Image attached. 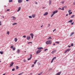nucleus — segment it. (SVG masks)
<instances>
[{"instance_id":"nucleus-1","label":"nucleus","mask_w":75,"mask_h":75,"mask_svg":"<svg viewBox=\"0 0 75 75\" xmlns=\"http://www.w3.org/2000/svg\"><path fill=\"white\" fill-rule=\"evenodd\" d=\"M52 42H51V40H49V41H47L46 42V44H51Z\"/></svg>"},{"instance_id":"nucleus-2","label":"nucleus","mask_w":75,"mask_h":75,"mask_svg":"<svg viewBox=\"0 0 75 75\" xmlns=\"http://www.w3.org/2000/svg\"><path fill=\"white\" fill-rule=\"evenodd\" d=\"M71 50V49H67L65 51V52H64V53H66V52H68V51H69Z\"/></svg>"},{"instance_id":"nucleus-3","label":"nucleus","mask_w":75,"mask_h":75,"mask_svg":"<svg viewBox=\"0 0 75 75\" xmlns=\"http://www.w3.org/2000/svg\"><path fill=\"white\" fill-rule=\"evenodd\" d=\"M41 50H38L36 52L37 53L36 54H39L40 53V52H41Z\"/></svg>"},{"instance_id":"nucleus-4","label":"nucleus","mask_w":75,"mask_h":75,"mask_svg":"<svg viewBox=\"0 0 75 75\" xmlns=\"http://www.w3.org/2000/svg\"><path fill=\"white\" fill-rule=\"evenodd\" d=\"M10 67H13V65H14V62H12L11 64H10Z\"/></svg>"},{"instance_id":"nucleus-5","label":"nucleus","mask_w":75,"mask_h":75,"mask_svg":"<svg viewBox=\"0 0 75 75\" xmlns=\"http://www.w3.org/2000/svg\"><path fill=\"white\" fill-rule=\"evenodd\" d=\"M30 58L28 59V61L30 60V59H31V58H32V54H30Z\"/></svg>"},{"instance_id":"nucleus-6","label":"nucleus","mask_w":75,"mask_h":75,"mask_svg":"<svg viewBox=\"0 0 75 75\" xmlns=\"http://www.w3.org/2000/svg\"><path fill=\"white\" fill-rule=\"evenodd\" d=\"M61 71H60L59 72L57 73L56 75H60L61 74Z\"/></svg>"},{"instance_id":"nucleus-7","label":"nucleus","mask_w":75,"mask_h":75,"mask_svg":"<svg viewBox=\"0 0 75 75\" xmlns=\"http://www.w3.org/2000/svg\"><path fill=\"white\" fill-rule=\"evenodd\" d=\"M57 50H54L51 53L52 54H54V53H55V52Z\"/></svg>"},{"instance_id":"nucleus-8","label":"nucleus","mask_w":75,"mask_h":75,"mask_svg":"<svg viewBox=\"0 0 75 75\" xmlns=\"http://www.w3.org/2000/svg\"><path fill=\"white\" fill-rule=\"evenodd\" d=\"M43 48L42 47H38V49L40 50H41L43 49Z\"/></svg>"},{"instance_id":"nucleus-9","label":"nucleus","mask_w":75,"mask_h":75,"mask_svg":"<svg viewBox=\"0 0 75 75\" xmlns=\"http://www.w3.org/2000/svg\"><path fill=\"white\" fill-rule=\"evenodd\" d=\"M48 13L47 12H45V13L44 14V16H47V15H48Z\"/></svg>"},{"instance_id":"nucleus-10","label":"nucleus","mask_w":75,"mask_h":75,"mask_svg":"<svg viewBox=\"0 0 75 75\" xmlns=\"http://www.w3.org/2000/svg\"><path fill=\"white\" fill-rule=\"evenodd\" d=\"M27 40H30V36H28L27 38Z\"/></svg>"},{"instance_id":"nucleus-11","label":"nucleus","mask_w":75,"mask_h":75,"mask_svg":"<svg viewBox=\"0 0 75 75\" xmlns=\"http://www.w3.org/2000/svg\"><path fill=\"white\" fill-rule=\"evenodd\" d=\"M22 1H22V0H18V2L20 3H21Z\"/></svg>"},{"instance_id":"nucleus-12","label":"nucleus","mask_w":75,"mask_h":75,"mask_svg":"<svg viewBox=\"0 0 75 75\" xmlns=\"http://www.w3.org/2000/svg\"><path fill=\"white\" fill-rule=\"evenodd\" d=\"M72 21H73V20H71L68 21V23H72Z\"/></svg>"},{"instance_id":"nucleus-13","label":"nucleus","mask_w":75,"mask_h":75,"mask_svg":"<svg viewBox=\"0 0 75 75\" xmlns=\"http://www.w3.org/2000/svg\"><path fill=\"white\" fill-rule=\"evenodd\" d=\"M21 9V7H19V8L18 9V10L17 11H19Z\"/></svg>"},{"instance_id":"nucleus-14","label":"nucleus","mask_w":75,"mask_h":75,"mask_svg":"<svg viewBox=\"0 0 75 75\" xmlns=\"http://www.w3.org/2000/svg\"><path fill=\"white\" fill-rule=\"evenodd\" d=\"M74 34V32H72L71 33L70 35V37H71L72 35H73Z\"/></svg>"},{"instance_id":"nucleus-15","label":"nucleus","mask_w":75,"mask_h":75,"mask_svg":"<svg viewBox=\"0 0 75 75\" xmlns=\"http://www.w3.org/2000/svg\"><path fill=\"white\" fill-rule=\"evenodd\" d=\"M35 14H33L32 15V17L33 18H35Z\"/></svg>"},{"instance_id":"nucleus-16","label":"nucleus","mask_w":75,"mask_h":75,"mask_svg":"<svg viewBox=\"0 0 75 75\" xmlns=\"http://www.w3.org/2000/svg\"><path fill=\"white\" fill-rule=\"evenodd\" d=\"M17 52H18V53H20V50L18 49L17 50Z\"/></svg>"},{"instance_id":"nucleus-17","label":"nucleus","mask_w":75,"mask_h":75,"mask_svg":"<svg viewBox=\"0 0 75 75\" xmlns=\"http://www.w3.org/2000/svg\"><path fill=\"white\" fill-rule=\"evenodd\" d=\"M16 69H19V67H18V66H16Z\"/></svg>"},{"instance_id":"nucleus-18","label":"nucleus","mask_w":75,"mask_h":75,"mask_svg":"<svg viewBox=\"0 0 75 75\" xmlns=\"http://www.w3.org/2000/svg\"><path fill=\"white\" fill-rule=\"evenodd\" d=\"M24 73V72H22V73H20V74H18V75H22V74Z\"/></svg>"},{"instance_id":"nucleus-19","label":"nucleus","mask_w":75,"mask_h":75,"mask_svg":"<svg viewBox=\"0 0 75 75\" xmlns=\"http://www.w3.org/2000/svg\"><path fill=\"white\" fill-rule=\"evenodd\" d=\"M30 35H31V37L34 36V34H33V33H31L30 34Z\"/></svg>"},{"instance_id":"nucleus-20","label":"nucleus","mask_w":75,"mask_h":75,"mask_svg":"<svg viewBox=\"0 0 75 75\" xmlns=\"http://www.w3.org/2000/svg\"><path fill=\"white\" fill-rule=\"evenodd\" d=\"M37 60H36L35 62H34V64H36V63H37Z\"/></svg>"},{"instance_id":"nucleus-21","label":"nucleus","mask_w":75,"mask_h":75,"mask_svg":"<svg viewBox=\"0 0 75 75\" xmlns=\"http://www.w3.org/2000/svg\"><path fill=\"white\" fill-rule=\"evenodd\" d=\"M75 15H72L71 17L70 18H73V17H74V16Z\"/></svg>"},{"instance_id":"nucleus-22","label":"nucleus","mask_w":75,"mask_h":75,"mask_svg":"<svg viewBox=\"0 0 75 75\" xmlns=\"http://www.w3.org/2000/svg\"><path fill=\"white\" fill-rule=\"evenodd\" d=\"M15 42H17V38H15Z\"/></svg>"},{"instance_id":"nucleus-23","label":"nucleus","mask_w":75,"mask_h":75,"mask_svg":"<svg viewBox=\"0 0 75 75\" xmlns=\"http://www.w3.org/2000/svg\"><path fill=\"white\" fill-rule=\"evenodd\" d=\"M17 23H13V24H12V25H17Z\"/></svg>"},{"instance_id":"nucleus-24","label":"nucleus","mask_w":75,"mask_h":75,"mask_svg":"<svg viewBox=\"0 0 75 75\" xmlns=\"http://www.w3.org/2000/svg\"><path fill=\"white\" fill-rule=\"evenodd\" d=\"M9 3H11V2H13V0H9Z\"/></svg>"},{"instance_id":"nucleus-25","label":"nucleus","mask_w":75,"mask_h":75,"mask_svg":"<svg viewBox=\"0 0 75 75\" xmlns=\"http://www.w3.org/2000/svg\"><path fill=\"white\" fill-rule=\"evenodd\" d=\"M54 59H53V58L52 61H51V63H52V62H53V61H54Z\"/></svg>"},{"instance_id":"nucleus-26","label":"nucleus","mask_w":75,"mask_h":75,"mask_svg":"<svg viewBox=\"0 0 75 75\" xmlns=\"http://www.w3.org/2000/svg\"><path fill=\"white\" fill-rule=\"evenodd\" d=\"M52 2L50 0L49 1V4H51V3Z\"/></svg>"},{"instance_id":"nucleus-27","label":"nucleus","mask_w":75,"mask_h":75,"mask_svg":"<svg viewBox=\"0 0 75 75\" xmlns=\"http://www.w3.org/2000/svg\"><path fill=\"white\" fill-rule=\"evenodd\" d=\"M0 53L1 54H3V52L0 51Z\"/></svg>"},{"instance_id":"nucleus-28","label":"nucleus","mask_w":75,"mask_h":75,"mask_svg":"<svg viewBox=\"0 0 75 75\" xmlns=\"http://www.w3.org/2000/svg\"><path fill=\"white\" fill-rule=\"evenodd\" d=\"M12 18H13V20H15V19H16V17H14V16H13V17H12Z\"/></svg>"},{"instance_id":"nucleus-29","label":"nucleus","mask_w":75,"mask_h":75,"mask_svg":"<svg viewBox=\"0 0 75 75\" xmlns=\"http://www.w3.org/2000/svg\"><path fill=\"white\" fill-rule=\"evenodd\" d=\"M15 50H16V47H14L13 48V51H15Z\"/></svg>"},{"instance_id":"nucleus-30","label":"nucleus","mask_w":75,"mask_h":75,"mask_svg":"<svg viewBox=\"0 0 75 75\" xmlns=\"http://www.w3.org/2000/svg\"><path fill=\"white\" fill-rule=\"evenodd\" d=\"M12 71H15V69L14 68H13L12 69Z\"/></svg>"},{"instance_id":"nucleus-31","label":"nucleus","mask_w":75,"mask_h":75,"mask_svg":"<svg viewBox=\"0 0 75 75\" xmlns=\"http://www.w3.org/2000/svg\"><path fill=\"white\" fill-rule=\"evenodd\" d=\"M71 14H72V12H70L69 13V15H70Z\"/></svg>"},{"instance_id":"nucleus-32","label":"nucleus","mask_w":75,"mask_h":75,"mask_svg":"<svg viewBox=\"0 0 75 75\" xmlns=\"http://www.w3.org/2000/svg\"><path fill=\"white\" fill-rule=\"evenodd\" d=\"M55 43H57V44H58L59 43V42H56Z\"/></svg>"},{"instance_id":"nucleus-33","label":"nucleus","mask_w":75,"mask_h":75,"mask_svg":"<svg viewBox=\"0 0 75 75\" xmlns=\"http://www.w3.org/2000/svg\"><path fill=\"white\" fill-rule=\"evenodd\" d=\"M54 14L53 13L52 14V15L51 16V17H52L53 16H54Z\"/></svg>"},{"instance_id":"nucleus-34","label":"nucleus","mask_w":75,"mask_h":75,"mask_svg":"<svg viewBox=\"0 0 75 75\" xmlns=\"http://www.w3.org/2000/svg\"><path fill=\"white\" fill-rule=\"evenodd\" d=\"M49 39H52V38L51 37H49V38L47 39V40H48Z\"/></svg>"},{"instance_id":"nucleus-35","label":"nucleus","mask_w":75,"mask_h":75,"mask_svg":"<svg viewBox=\"0 0 75 75\" xmlns=\"http://www.w3.org/2000/svg\"><path fill=\"white\" fill-rule=\"evenodd\" d=\"M29 18H32V16H29Z\"/></svg>"},{"instance_id":"nucleus-36","label":"nucleus","mask_w":75,"mask_h":75,"mask_svg":"<svg viewBox=\"0 0 75 75\" xmlns=\"http://www.w3.org/2000/svg\"><path fill=\"white\" fill-rule=\"evenodd\" d=\"M7 34H8V35H9V34H10V32H7Z\"/></svg>"},{"instance_id":"nucleus-37","label":"nucleus","mask_w":75,"mask_h":75,"mask_svg":"<svg viewBox=\"0 0 75 75\" xmlns=\"http://www.w3.org/2000/svg\"><path fill=\"white\" fill-rule=\"evenodd\" d=\"M71 46H72V47H73V46H74V44L73 43H71Z\"/></svg>"},{"instance_id":"nucleus-38","label":"nucleus","mask_w":75,"mask_h":75,"mask_svg":"<svg viewBox=\"0 0 75 75\" xmlns=\"http://www.w3.org/2000/svg\"><path fill=\"white\" fill-rule=\"evenodd\" d=\"M13 47H14V46H13V45L11 46V48L12 49L13 48Z\"/></svg>"},{"instance_id":"nucleus-39","label":"nucleus","mask_w":75,"mask_h":75,"mask_svg":"<svg viewBox=\"0 0 75 75\" xmlns=\"http://www.w3.org/2000/svg\"><path fill=\"white\" fill-rule=\"evenodd\" d=\"M62 10H64V8L63 7H62Z\"/></svg>"},{"instance_id":"nucleus-40","label":"nucleus","mask_w":75,"mask_h":75,"mask_svg":"<svg viewBox=\"0 0 75 75\" xmlns=\"http://www.w3.org/2000/svg\"><path fill=\"white\" fill-rule=\"evenodd\" d=\"M54 12H55V13H57V12H58V11L56 10V11H55Z\"/></svg>"},{"instance_id":"nucleus-41","label":"nucleus","mask_w":75,"mask_h":75,"mask_svg":"<svg viewBox=\"0 0 75 75\" xmlns=\"http://www.w3.org/2000/svg\"><path fill=\"white\" fill-rule=\"evenodd\" d=\"M71 11V10H69L68 11V12L69 13H70Z\"/></svg>"},{"instance_id":"nucleus-42","label":"nucleus","mask_w":75,"mask_h":75,"mask_svg":"<svg viewBox=\"0 0 75 75\" xmlns=\"http://www.w3.org/2000/svg\"><path fill=\"white\" fill-rule=\"evenodd\" d=\"M30 43H31V44H32V42H28V44H30Z\"/></svg>"},{"instance_id":"nucleus-43","label":"nucleus","mask_w":75,"mask_h":75,"mask_svg":"<svg viewBox=\"0 0 75 75\" xmlns=\"http://www.w3.org/2000/svg\"><path fill=\"white\" fill-rule=\"evenodd\" d=\"M23 37H24V38H26V35H24L23 36Z\"/></svg>"},{"instance_id":"nucleus-44","label":"nucleus","mask_w":75,"mask_h":75,"mask_svg":"<svg viewBox=\"0 0 75 75\" xmlns=\"http://www.w3.org/2000/svg\"><path fill=\"white\" fill-rule=\"evenodd\" d=\"M48 50V49H46L45 50V51H46Z\"/></svg>"},{"instance_id":"nucleus-45","label":"nucleus","mask_w":75,"mask_h":75,"mask_svg":"<svg viewBox=\"0 0 75 75\" xmlns=\"http://www.w3.org/2000/svg\"><path fill=\"white\" fill-rule=\"evenodd\" d=\"M71 47V45L69 46V45H68V47H69V48H70Z\"/></svg>"},{"instance_id":"nucleus-46","label":"nucleus","mask_w":75,"mask_h":75,"mask_svg":"<svg viewBox=\"0 0 75 75\" xmlns=\"http://www.w3.org/2000/svg\"><path fill=\"white\" fill-rule=\"evenodd\" d=\"M38 65H40V63H38Z\"/></svg>"},{"instance_id":"nucleus-47","label":"nucleus","mask_w":75,"mask_h":75,"mask_svg":"<svg viewBox=\"0 0 75 75\" xmlns=\"http://www.w3.org/2000/svg\"><path fill=\"white\" fill-rule=\"evenodd\" d=\"M7 11H10V9H7Z\"/></svg>"},{"instance_id":"nucleus-48","label":"nucleus","mask_w":75,"mask_h":75,"mask_svg":"<svg viewBox=\"0 0 75 75\" xmlns=\"http://www.w3.org/2000/svg\"><path fill=\"white\" fill-rule=\"evenodd\" d=\"M23 62H26V60L25 59L24 60Z\"/></svg>"},{"instance_id":"nucleus-49","label":"nucleus","mask_w":75,"mask_h":75,"mask_svg":"<svg viewBox=\"0 0 75 75\" xmlns=\"http://www.w3.org/2000/svg\"><path fill=\"white\" fill-rule=\"evenodd\" d=\"M55 30H56V29H55L54 30H53V32H54V31H55Z\"/></svg>"},{"instance_id":"nucleus-50","label":"nucleus","mask_w":75,"mask_h":75,"mask_svg":"<svg viewBox=\"0 0 75 75\" xmlns=\"http://www.w3.org/2000/svg\"><path fill=\"white\" fill-rule=\"evenodd\" d=\"M34 67V64H33L32 67Z\"/></svg>"},{"instance_id":"nucleus-51","label":"nucleus","mask_w":75,"mask_h":75,"mask_svg":"<svg viewBox=\"0 0 75 75\" xmlns=\"http://www.w3.org/2000/svg\"><path fill=\"white\" fill-rule=\"evenodd\" d=\"M55 13H55V12L54 11L53 12V13L54 15V14H55Z\"/></svg>"},{"instance_id":"nucleus-52","label":"nucleus","mask_w":75,"mask_h":75,"mask_svg":"<svg viewBox=\"0 0 75 75\" xmlns=\"http://www.w3.org/2000/svg\"><path fill=\"white\" fill-rule=\"evenodd\" d=\"M53 59H56V57H54L53 58Z\"/></svg>"},{"instance_id":"nucleus-53","label":"nucleus","mask_w":75,"mask_h":75,"mask_svg":"<svg viewBox=\"0 0 75 75\" xmlns=\"http://www.w3.org/2000/svg\"><path fill=\"white\" fill-rule=\"evenodd\" d=\"M74 22H73V23H71V25H73V24H74Z\"/></svg>"},{"instance_id":"nucleus-54","label":"nucleus","mask_w":75,"mask_h":75,"mask_svg":"<svg viewBox=\"0 0 75 75\" xmlns=\"http://www.w3.org/2000/svg\"><path fill=\"white\" fill-rule=\"evenodd\" d=\"M42 74V72H41L40 73L38 74H40V75H41V74Z\"/></svg>"},{"instance_id":"nucleus-55","label":"nucleus","mask_w":75,"mask_h":75,"mask_svg":"<svg viewBox=\"0 0 75 75\" xmlns=\"http://www.w3.org/2000/svg\"><path fill=\"white\" fill-rule=\"evenodd\" d=\"M48 27H49L50 26V24H49L48 25Z\"/></svg>"},{"instance_id":"nucleus-56","label":"nucleus","mask_w":75,"mask_h":75,"mask_svg":"<svg viewBox=\"0 0 75 75\" xmlns=\"http://www.w3.org/2000/svg\"><path fill=\"white\" fill-rule=\"evenodd\" d=\"M59 10H62V8H59Z\"/></svg>"},{"instance_id":"nucleus-57","label":"nucleus","mask_w":75,"mask_h":75,"mask_svg":"<svg viewBox=\"0 0 75 75\" xmlns=\"http://www.w3.org/2000/svg\"><path fill=\"white\" fill-rule=\"evenodd\" d=\"M62 4H64V1L62 2Z\"/></svg>"},{"instance_id":"nucleus-58","label":"nucleus","mask_w":75,"mask_h":75,"mask_svg":"<svg viewBox=\"0 0 75 75\" xmlns=\"http://www.w3.org/2000/svg\"><path fill=\"white\" fill-rule=\"evenodd\" d=\"M68 14H66V17H67V16H68Z\"/></svg>"},{"instance_id":"nucleus-59","label":"nucleus","mask_w":75,"mask_h":75,"mask_svg":"<svg viewBox=\"0 0 75 75\" xmlns=\"http://www.w3.org/2000/svg\"><path fill=\"white\" fill-rule=\"evenodd\" d=\"M0 25H1V21H0Z\"/></svg>"},{"instance_id":"nucleus-60","label":"nucleus","mask_w":75,"mask_h":75,"mask_svg":"<svg viewBox=\"0 0 75 75\" xmlns=\"http://www.w3.org/2000/svg\"><path fill=\"white\" fill-rule=\"evenodd\" d=\"M63 7H64V8H65V7H67V6H64Z\"/></svg>"},{"instance_id":"nucleus-61","label":"nucleus","mask_w":75,"mask_h":75,"mask_svg":"<svg viewBox=\"0 0 75 75\" xmlns=\"http://www.w3.org/2000/svg\"><path fill=\"white\" fill-rule=\"evenodd\" d=\"M38 3H37V2H35V4H37Z\"/></svg>"},{"instance_id":"nucleus-62","label":"nucleus","mask_w":75,"mask_h":75,"mask_svg":"<svg viewBox=\"0 0 75 75\" xmlns=\"http://www.w3.org/2000/svg\"><path fill=\"white\" fill-rule=\"evenodd\" d=\"M33 37L34 36H31L32 38L33 39Z\"/></svg>"},{"instance_id":"nucleus-63","label":"nucleus","mask_w":75,"mask_h":75,"mask_svg":"<svg viewBox=\"0 0 75 75\" xmlns=\"http://www.w3.org/2000/svg\"><path fill=\"white\" fill-rule=\"evenodd\" d=\"M55 45V43L53 44V45Z\"/></svg>"},{"instance_id":"nucleus-64","label":"nucleus","mask_w":75,"mask_h":75,"mask_svg":"<svg viewBox=\"0 0 75 75\" xmlns=\"http://www.w3.org/2000/svg\"><path fill=\"white\" fill-rule=\"evenodd\" d=\"M5 75V73H4V74H3V75Z\"/></svg>"}]
</instances>
